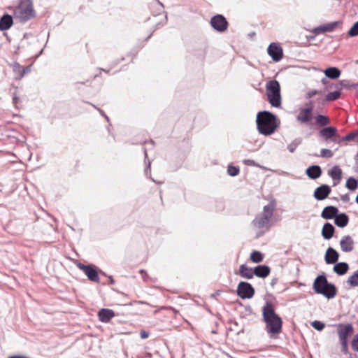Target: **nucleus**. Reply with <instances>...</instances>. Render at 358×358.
<instances>
[{"mask_svg": "<svg viewBox=\"0 0 358 358\" xmlns=\"http://www.w3.org/2000/svg\"><path fill=\"white\" fill-rule=\"evenodd\" d=\"M242 278L251 279L255 275L254 269L248 267L245 264H241L239 267L238 273Z\"/></svg>", "mask_w": 358, "mask_h": 358, "instance_id": "20", "label": "nucleus"}, {"mask_svg": "<svg viewBox=\"0 0 358 358\" xmlns=\"http://www.w3.org/2000/svg\"><path fill=\"white\" fill-rule=\"evenodd\" d=\"M237 294L243 299H251L255 294V289L247 282H241L237 287Z\"/></svg>", "mask_w": 358, "mask_h": 358, "instance_id": "7", "label": "nucleus"}, {"mask_svg": "<svg viewBox=\"0 0 358 358\" xmlns=\"http://www.w3.org/2000/svg\"><path fill=\"white\" fill-rule=\"evenodd\" d=\"M150 164H151L150 162H148V167L145 170L146 176H148V173H150Z\"/></svg>", "mask_w": 358, "mask_h": 358, "instance_id": "46", "label": "nucleus"}, {"mask_svg": "<svg viewBox=\"0 0 358 358\" xmlns=\"http://www.w3.org/2000/svg\"><path fill=\"white\" fill-rule=\"evenodd\" d=\"M340 246L343 252H351L354 248V241L350 236H345L340 241Z\"/></svg>", "mask_w": 358, "mask_h": 358, "instance_id": "16", "label": "nucleus"}, {"mask_svg": "<svg viewBox=\"0 0 358 358\" xmlns=\"http://www.w3.org/2000/svg\"><path fill=\"white\" fill-rule=\"evenodd\" d=\"M274 210L275 203L273 202H271L269 204L264 206L262 213L257 215L252 221L254 227L268 231L271 227L270 221L273 215Z\"/></svg>", "mask_w": 358, "mask_h": 358, "instance_id": "5", "label": "nucleus"}, {"mask_svg": "<svg viewBox=\"0 0 358 358\" xmlns=\"http://www.w3.org/2000/svg\"><path fill=\"white\" fill-rule=\"evenodd\" d=\"M318 93H319V92L316 90H311L308 92L307 97L311 98V97L314 96L315 95L317 94Z\"/></svg>", "mask_w": 358, "mask_h": 358, "instance_id": "44", "label": "nucleus"}, {"mask_svg": "<svg viewBox=\"0 0 358 358\" xmlns=\"http://www.w3.org/2000/svg\"><path fill=\"white\" fill-rule=\"evenodd\" d=\"M339 257L338 252L334 248L329 247L325 254V262L327 264H335Z\"/></svg>", "mask_w": 358, "mask_h": 358, "instance_id": "17", "label": "nucleus"}, {"mask_svg": "<svg viewBox=\"0 0 358 358\" xmlns=\"http://www.w3.org/2000/svg\"><path fill=\"white\" fill-rule=\"evenodd\" d=\"M254 273L259 278H266L270 273V268L266 265H259L254 268Z\"/></svg>", "mask_w": 358, "mask_h": 358, "instance_id": "23", "label": "nucleus"}, {"mask_svg": "<svg viewBox=\"0 0 358 358\" xmlns=\"http://www.w3.org/2000/svg\"><path fill=\"white\" fill-rule=\"evenodd\" d=\"M313 288L317 294H322L327 299H332L336 295L335 285L329 283L324 275H319L315 279Z\"/></svg>", "mask_w": 358, "mask_h": 358, "instance_id": "4", "label": "nucleus"}, {"mask_svg": "<svg viewBox=\"0 0 358 358\" xmlns=\"http://www.w3.org/2000/svg\"><path fill=\"white\" fill-rule=\"evenodd\" d=\"M98 316L101 322L107 323L115 316V313L112 310L103 308L99 311Z\"/></svg>", "mask_w": 358, "mask_h": 358, "instance_id": "18", "label": "nucleus"}, {"mask_svg": "<svg viewBox=\"0 0 358 358\" xmlns=\"http://www.w3.org/2000/svg\"><path fill=\"white\" fill-rule=\"evenodd\" d=\"M324 80H325V78H323L322 80V83H324Z\"/></svg>", "mask_w": 358, "mask_h": 358, "instance_id": "53", "label": "nucleus"}, {"mask_svg": "<svg viewBox=\"0 0 358 358\" xmlns=\"http://www.w3.org/2000/svg\"><path fill=\"white\" fill-rule=\"evenodd\" d=\"M329 176L334 180L339 181L342 176V170L338 166H334L328 173Z\"/></svg>", "mask_w": 358, "mask_h": 358, "instance_id": "28", "label": "nucleus"}, {"mask_svg": "<svg viewBox=\"0 0 358 358\" xmlns=\"http://www.w3.org/2000/svg\"><path fill=\"white\" fill-rule=\"evenodd\" d=\"M243 162L246 166H255V167H259L261 169H264V167L262 166L261 165H259V164L255 162L253 159H244L243 161Z\"/></svg>", "mask_w": 358, "mask_h": 358, "instance_id": "40", "label": "nucleus"}, {"mask_svg": "<svg viewBox=\"0 0 358 358\" xmlns=\"http://www.w3.org/2000/svg\"><path fill=\"white\" fill-rule=\"evenodd\" d=\"M266 96L271 105L275 108L281 106L280 87L279 83L275 80H271L266 85Z\"/></svg>", "mask_w": 358, "mask_h": 358, "instance_id": "6", "label": "nucleus"}, {"mask_svg": "<svg viewBox=\"0 0 358 358\" xmlns=\"http://www.w3.org/2000/svg\"><path fill=\"white\" fill-rule=\"evenodd\" d=\"M331 192V188L327 185L317 187L314 192V197L319 201L326 199Z\"/></svg>", "mask_w": 358, "mask_h": 358, "instance_id": "15", "label": "nucleus"}, {"mask_svg": "<svg viewBox=\"0 0 358 358\" xmlns=\"http://www.w3.org/2000/svg\"><path fill=\"white\" fill-rule=\"evenodd\" d=\"M239 167L234 166L232 165H229L227 167V173L231 176H236L239 173Z\"/></svg>", "mask_w": 358, "mask_h": 358, "instance_id": "36", "label": "nucleus"}, {"mask_svg": "<svg viewBox=\"0 0 358 358\" xmlns=\"http://www.w3.org/2000/svg\"><path fill=\"white\" fill-rule=\"evenodd\" d=\"M325 76L331 79H336L341 75V71L336 67H329L324 71Z\"/></svg>", "mask_w": 358, "mask_h": 358, "instance_id": "26", "label": "nucleus"}, {"mask_svg": "<svg viewBox=\"0 0 358 358\" xmlns=\"http://www.w3.org/2000/svg\"><path fill=\"white\" fill-rule=\"evenodd\" d=\"M152 181H153V182H156V183H158V184H160V183H161L160 182H157V181H155V180H154V179H152Z\"/></svg>", "mask_w": 358, "mask_h": 358, "instance_id": "51", "label": "nucleus"}, {"mask_svg": "<svg viewBox=\"0 0 358 358\" xmlns=\"http://www.w3.org/2000/svg\"><path fill=\"white\" fill-rule=\"evenodd\" d=\"M144 152H145V158H146L147 157V150H145Z\"/></svg>", "mask_w": 358, "mask_h": 358, "instance_id": "52", "label": "nucleus"}, {"mask_svg": "<svg viewBox=\"0 0 358 358\" xmlns=\"http://www.w3.org/2000/svg\"><path fill=\"white\" fill-rule=\"evenodd\" d=\"M337 332L340 341H348V336L353 333V327L351 324H339L337 326Z\"/></svg>", "mask_w": 358, "mask_h": 358, "instance_id": "12", "label": "nucleus"}, {"mask_svg": "<svg viewBox=\"0 0 358 358\" xmlns=\"http://www.w3.org/2000/svg\"><path fill=\"white\" fill-rule=\"evenodd\" d=\"M349 269V266L345 262H339L334 266V271L338 275H342L347 273Z\"/></svg>", "mask_w": 358, "mask_h": 358, "instance_id": "27", "label": "nucleus"}, {"mask_svg": "<svg viewBox=\"0 0 358 358\" xmlns=\"http://www.w3.org/2000/svg\"><path fill=\"white\" fill-rule=\"evenodd\" d=\"M315 122L317 125L324 127L329 124V119L323 115H318L315 117Z\"/></svg>", "mask_w": 358, "mask_h": 358, "instance_id": "29", "label": "nucleus"}, {"mask_svg": "<svg viewBox=\"0 0 358 358\" xmlns=\"http://www.w3.org/2000/svg\"><path fill=\"white\" fill-rule=\"evenodd\" d=\"M343 81L340 82V85H343Z\"/></svg>", "mask_w": 358, "mask_h": 358, "instance_id": "54", "label": "nucleus"}, {"mask_svg": "<svg viewBox=\"0 0 358 358\" xmlns=\"http://www.w3.org/2000/svg\"><path fill=\"white\" fill-rule=\"evenodd\" d=\"M13 24V17L8 14L3 15L0 19V30L9 29Z\"/></svg>", "mask_w": 358, "mask_h": 358, "instance_id": "19", "label": "nucleus"}, {"mask_svg": "<svg viewBox=\"0 0 358 358\" xmlns=\"http://www.w3.org/2000/svg\"><path fill=\"white\" fill-rule=\"evenodd\" d=\"M350 36H356L358 35V21L355 22L348 31Z\"/></svg>", "mask_w": 358, "mask_h": 358, "instance_id": "37", "label": "nucleus"}, {"mask_svg": "<svg viewBox=\"0 0 358 358\" xmlns=\"http://www.w3.org/2000/svg\"><path fill=\"white\" fill-rule=\"evenodd\" d=\"M337 134V129L334 127H324L320 130L319 135L324 141L331 140L334 141L333 138Z\"/></svg>", "mask_w": 358, "mask_h": 358, "instance_id": "14", "label": "nucleus"}, {"mask_svg": "<svg viewBox=\"0 0 358 358\" xmlns=\"http://www.w3.org/2000/svg\"><path fill=\"white\" fill-rule=\"evenodd\" d=\"M357 180L352 177L349 178L345 183L346 187L351 191H355L357 187Z\"/></svg>", "mask_w": 358, "mask_h": 358, "instance_id": "32", "label": "nucleus"}, {"mask_svg": "<svg viewBox=\"0 0 358 358\" xmlns=\"http://www.w3.org/2000/svg\"><path fill=\"white\" fill-rule=\"evenodd\" d=\"M140 336L141 338L145 339L149 336V333L145 331H141L140 333Z\"/></svg>", "mask_w": 358, "mask_h": 358, "instance_id": "45", "label": "nucleus"}, {"mask_svg": "<svg viewBox=\"0 0 358 358\" xmlns=\"http://www.w3.org/2000/svg\"><path fill=\"white\" fill-rule=\"evenodd\" d=\"M334 230V227L329 222L325 223L322 229V235L324 239L329 240L333 236Z\"/></svg>", "mask_w": 358, "mask_h": 358, "instance_id": "24", "label": "nucleus"}, {"mask_svg": "<svg viewBox=\"0 0 358 358\" xmlns=\"http://www.w3.org/2000/svg\"><path fill=\"white\" fill-rule=\"evenodd\" d=\"M355 201L358 204V194H357V197L355 199Z\"/></svg>", "mask_w": 358, "mask_h": 358, "instance_id": "50", "label": "nucleus"}, {"mask_svg": "<svg viewBox=\"0 0 358 358\" xmlns=\"http://www.w3.org/2000/svg\"><path fill=\"white\" fill-rule=\"evenodd\" d=\"M19 100H20V99H19V98H18L17 96H13V101L14 104H15L16 106H17V103H18V102H19Z\"/></svg>", "mask_w": 358, "mask_h": 358, "instance_id": "47", "label": "nucleus"}, {"mask_svg": "<svg viewBox=\"0 0 358 358\" xmlns=\"http://www.w3.org/2000/svg\"><path fill=\"white\" fill-rule=\"evenodd\" d=\"M349 222V218L345 213L337 215L334 218L335 224L339 227H345Z\"/></svg>", "mask_w": 358, "mask_h": 358, "instance_id": "25", "label": "nucleus"}, {"mask_svg": "<svg viewBox=\"0 0 358 358\" xmlns=\"http://www.w3.org/2000/svg\"><path fill=\"white\" fill-rule=\"evenodd\" d=\"M341 96V92L339 91H334L332 92H329L327 94L324 101L327 102L333 101L338 99Z\"/></svg>", "mask_w": 358, "mask_h": 358, "instance_id": "31", "label": "nucleus"}, {"mask_svg": "<svg viewBox=\"0 0 358 358\" xmlns=\"http://www.w3.org/2000/svg\"><path fill=\"white\" fill-rule=\"evenodd\" d=\"M302 142V140L299 138H295L288 145L287 149L291 152L293 153L298 145H299Z\"/></svg>", "mask_w": 358, "mask_h": 358, "instance_id": "30", "label": "nucleus"}, {"mask_svg": "<svg viewBox=\"0 0 358 358\" xmlns=\"http://www.w3.org/2000/svg\"><path fill=\"white\" fill-rule=\"evenodd\" d=\"M352 348L355 351L358 352V334L354 337L352 341Z\"/></svg>", "mask_w": 358, "mask_h": 358, "instance_id": "41", "label": "nucleus"}, {"mask_svg": "<svg viewBox=\"0 0 358 358\" xmlns=\"http://www.w3.org/2000/svg\"><path fill=\"white\" fill-rule=\"evenodd\" d=\"M77 266L85 273L90 280L96 282H99L98 273L93 266L78 263Z\"/></svg>", "mask_w": 358, "mask_h": 358, "instance_id": "10", "label": "nucleus"}, {"mask_svg": "<svg viewBox=\"0 0 358 358\" xmlns=\"http://www.w3.org/2000/svg\"><path fill=\"white\" fill-rule=\"evenodd\" d=\"M356 136V134L354 133H350L348 135H346L345 137L343 138L342 141H350L355 138Z\"/></svg>", "mask_w": 358, "mask_h": 358, "instance_id": "43", "label": "nucleus"}, {"mask_svg": "<svg viewBox=\"0 0 358 358\" xmlns=\"http://www.w3.org/2000/svg\"><path fill=\"white\" fill-rule=\"evenodd\" d=\"M256 122L258 131L264 136L271 135L278 127L276 116L266 110L258 113Z\"/></svg>", "mask_w": 358, "mask_h": 358, "instance_id": "2", "label": "nucleus"}, {"mask_svg": "<svg viewBox=\"0 0 358 358\" xmlns=\"http://www.w3.org/2000/svg\"><path fill=\"white\" fill-rule=\"evenodd\" d=\"M341 199L344 201H348L349 197L347 194H345V195H343L341 196Z\"/></svg>", "mask_w": 358, "mask_h": 358, "instance_id": "48", "label": "nucleus"}, {"mask_svg": "<svg viewBox=\"0 0 358 358\" xmlns=\"http://www.w3.org/2000/svg\"><path fill=\"white\" fill-rule=\"evenodd\" d=\"M267 52L274 62H279L283 57L282 48L277 43H271L267 48Z\"/></svg>", "mask_w": 358, "mask_h": 358, "instance_id": "11", "label": "nucleus"}, {"mask_svg": "<svg viewBox=\"0 0 358 358\" xmlns=\"http://www.w3.org/2000/svg\"><path fill=\"white\" fill-rule=\"evenodd\" d=\"M210 24L215 30L219 32L224 31L228 27L226 18L222 15H217L213 17L210 20Z\"/></svg>", "mask_w": 358, "mask_h": 358, "instance_id": "9", "label": "nucleus"}, {"mask_svg": "<svg viewBox=\"0 0 358 358\" xmlns=\"http://www.w3.org/2000/svg\"><path fill=\"white\" fill-rule=\"evenodd\" d=\"M311 325L314 329H315L317 331H322L325 327L324 324L322 322L317 320L313 321Z\"/></svg>", "mask_w": 358, "mask_h": 358, "instance_id": "39", "label": "nucleus"}, {"mask_svg": "<svg viewBox=\"0 0 358 358\" xmlns=\"http://www.w3.org/2000/svg\"><path fill=\"white\" fill-rule=\"evenodd\" d=\"M306 173L310 178L315 180L321 176L322 169L318 165H313L306 169Z\"/></svg>", "mask_w": 358, "mask_h": 358, "instance_id": "22", "label": "nucleus"}, {"mask_svg": "<svg viewBox=\"0 0 358 358\" xmlns=\"http://www.w3.org/2000/svg\"><path fill=\"white\" fill-rule=\"evenodd\" d=\"M15 71H17L20 74V78H22L25 73L30 71V67L27 66L26 68H23L19 64H16L14 67Z\"/></svg>", "mask_w": 358, "mask_h": 358, "instance_id": "35", "label": "nucleus"}, {"mask_svg": "<svg viewBox=\"0 0 358 358\" xmlns=\"http://www.w3.org/2000/svg\"><path fill=\"white\" fill-rule=\"evenodd\" d=\"M262 315L264 321L266 323V331L271 336L281 332L282 320L275 313V310L271 303L268 302L266 303L262 308Z\"/></svg>", "mask_w": 358, "mask_h": 358, "instance_id": "1", "label": "nucleus"}, {"mask_svg": "<svg viewBox=\"0 0 358 358\" xmlns=\"http://www.w3.org/2000/svg\"><path fill=\"white\" fill-rule=\"evenodd\" d=\"M333 155L334 152L331 150L324 148L320 151V157H322L330 158L333 157Z\"/></svg>", "mask_w": 358, "mask_h": 358, "instance_id": "38", "label": "nucleus"}, {"mask_svg": "<svg viewBox=\"0 0 358 358\" xmlns=\"http://www.w3.org/2000/svg\"><path fill=\"white\" fill-rule=\"evenodd\" d=\"M341 344V350L344 354H347L348 352V341H340Z\"/></svg>", "mask_w": 358, "mask_h": 358, "instance_id": "42", "label": "nucleus"}, {"mask_svg": "<svg viewBox=\"0 0 358 358\" xmlns=\"http://www.w3.org/2000/svg\"><path fill=\"white\" fill-rule=\"evenodd\" d=\"M357 86H358V84H357Z\"/></svg>", "mask_w": 358, "mask_h": 358, "instance_id": "55", "label": "nucleus"}, {"mask_svg": "<svg viewBox=\"0 0 358 358\" xmlns=\"http://www.w3.org/2000/svg\"><path fill=\"white\" fill-rule=\"evenodd\" d=\"M338 21L327 23L323 25H320L312 29L311 32L315 35H319L326 32H331L335 29L338 24Z\"/></svg>", "mask_w": 358, "mask_h": 358, "instance_id": "13", "label": "nucleus"}, {"mask_svg": "<svg viewBox=\"0 0 358 358\" xmlns=\"http://www.w3.org/2000/svg\"><path fill=\"white\" fill-rule=\"evenodd\" d=\"M347 282L352 287H358V271L350 275Z\"/></svg>", "mask_w": 358, "mask_h": 358, "instance_id": "34", "label": "nucleus"}, {"mask_svg": "<svg viewBox=\"0 0 358 358\" xmlns=\"http://www.w3.org/2000/svg\"><path fill=\"white\" fill-rule=\"evenodd\" d=\"M307 108H301L296 116V120L302 124H306L311 121L313 118V106L312 103L309 102L306 104Z\"/></svg>", "mask_w": 358, "mask_h": 358, "instance_id": "8", "label": "nucleus"}, {"mask_svg": "<svg viewBox=\"0 0 358 358\" xmlns=\"http://www.w3.org/2000/svg\"><path fill=\"white\" fill-rule=\"evenodd\" d=\"M36 12L31 0H22L14 10V17L20 22H25L34 17Z\"/></svg>", "mask_w": 358, "mask_h": 358, "instance_id": "3", "label": "nucleus"}, {"mask_svg": "<svg viewBox=\"0 0 358 358\" xmlns=\"http://www.w3.org/2000/svg\"><path fill=\"white\" fill-rule=\"evenodd\" d=\"M338 212V210L336 207L329 206L323 209L321 216L324 219H332L334 217L335 218Z\"/></svg>", "mask_w": 358, "mask_h": 358, "instance_id": "21", "label": "nucleus"}, {"mask_svg": "<svg viewBox=\"0 0 358 358\" xmlns=\"http://www.w3.org/2000/svg\"><path fill=\"white\" fill-rule=\"evenodd\" d=\"M99 113H101V115L102 116H103V117H105V118L108 121V116H107V115H106V114H105L102 110H101L100 109H99Z\"/></svg>", "mask_w": 358, "mask_h": 358, "instance_id": "49", "label": "nucleus"}, {"mask_svg": "<svg viewBox=\"0 0 358 358\" xmlns=\"http://www.w3.org/2000/svg\"><path fill=\"white\" fill-rule=\"evenodd\" d=\"M263 258V255L259 251H254L250 255V259L255 263L262 262Z\"/></svg>", "mask_w": 358, "mask_h": 358, "instance_id": "33", "label": "nucleus"}]
</instances>
